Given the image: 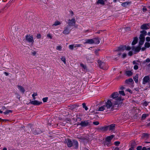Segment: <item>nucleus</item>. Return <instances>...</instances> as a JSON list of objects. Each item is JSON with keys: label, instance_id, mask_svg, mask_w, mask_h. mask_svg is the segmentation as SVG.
Returning <instances> with one entry per match:
<instances>
[{"label": "nucleus", "instance_id": "1", "mask_svg": "<svg viewBox=\"0 0 150 150\" xmlns=\"http://www.w3.org/2000/svg\"><path fill=\"white\" fill-rule=\"evenodd\" d=\"M114 103L111 102V100H108L106 103L105 108L107 109H110V108H118L120 107L122 105V98L121 97H118Z\"/></svg>", "mask_w": 150, "mask_h": 150}, {"label": "nucleus", "instance_id": "2", "mask_svg": "<svg viewBox=\"0 0 150 150\" xmlns=\"http://www.w3.org/2000/svg\"><path fill=\"white\" fill-rule=\"evenodd\" d=\"M79 125L83 127H90L91 126V121L89 120L82 121L81 122Z\"/></svg>", "mask_w": 150, "mask_h": 150}, {"label": "nucleus", "instance_id": "3", "mask_svg": "<svg viewBox=\"0 0 150 150\" xmlns=\"http://www.w3.org/2000/svg\"><path fill=\"white\" fill-rule=\"evenodd\" d=\"M98 63L100 67L104 70H107L108 68L107 64L101 61H98Z\"/></svg>", "mask_w": 150, "mask_h": 150}, {"label": "nucleus", "instance_id": "4", "mask_svg": "<svg viewBox=\"0 0 150 150\" xmlns=\"http://www.w3.org/2000/svg\"><path fill=\"white\" fill-rule=\"evenodd\" d=\"M141 34L140 35L139 39L140 40H145L144 36L147 35V32L146 31L143 30L140 32Z\"/></svg>", "mask_w": 150, "mask_h": 150}, {"label": "nucleus", "instance_id": "5", "mask_svg": "<svg viewBox=\"0 0 150 150\" xmlns=\"http://www.w3.org/2000/svg\"><path fill=\"white\" fill-rule=\"evenodd\" d=\"M71 30V29H70L69 25H67L64 28V30L62 33L64 35H68L70 33Z\"/></svg>", "mask_w": 150, "mask_h": 150}, {"label": "nucleus", "instance_id": "6", "mask_svg": "<svg viewBox=\"0 0 150 150\" xmlns=\"http://www.w3.org/2000/svg\"><path fill=\"white\" fill-rule=\"evenodd\" d=\"M76 23V21L74 18H72L71 19H69L68 22V25L69 26H74Z\"/></svg>", "mask_w": 150, "mask_h": 150}, {"label": "nucleus", "instance_id": "7", "mask_svg": "<svg viewBox=\"0 0 150 150\" xmlns=\"http://www.w3.org/2000/svg\"><path fill=\"white\" fill-rule=\"evenodd\" d=\"M73 141H72L70 139H66L65 140V143L67 144V146L69 147H70L72 146Z\"/></svg>", "mask_w": 150, "mask_h": 150}, {"label": "nucleus", "instance_id": "8", "mask_svg": "<svg viewBox=\"0 0 150 150\" xmlns=\"http://www.w3.org/2000/svg\"><path fill=\"white\" fill-rule=\"evenodd\" d=\"M119 94L117 92H115L113 93L111 95V97L113 99H114L115 101H117L116 100L119 97H121V96L118 97ZM114 102L115 101H114Z\"/></svg>", "mask_w": 150, "mask_h": 150}, {"label": "nucleus", "instance_id": "9", "mask_svg": "<svg viewBox=\"0 0 150 150\" xmlns=\"http://www.w3.org/2000/svg\"><path fill=\"white\" fill-rule=\"evenodd\" d=\"M150 28V23L144 24L141 26V29L142 30H147Z\"/></svg>", "mask_w": 150, "mask_h": 150}, {"label": "nucleus", "instance_id": "10", "mask_svg": "<svg viewBox=\"0 0 150 150\" xmlns=\"http://www.w3.org/2000/svg\"><path fill=\"white\" fill-rule=\"evenodd\" d=\"M26 39L27 41L29 42H34L32 35L31 36L30 35H26Z\"/></svg>", "mask_w": 150, "mask_h": 150}, {"label": "nucleus", "instance_id": "11", "mask_svg": "<svg viewBox=\"0 0 150 150\" xmlns=\"http://www.w3.org/2000/svg\"><path fill=\"white\" fill-rule=\"evenodd\" d=\"M30 103L32 105H38L42 103V102H40L37 100H34L30 101Z\"/></svg>", "mask_w": 150, "mask_h": 150}, {"label": "nucleus", "instance_id": "12", "mask_svg": "<svg viewBox=\"0 0 150 150\" xmlns=\"http://www.w3.org/2000/svg\"><path fill=\"white\" fill-rule=\"evenodd\" d=\"M78 143L77 141L73 140L72 142V146L74 149H77L78 147Z\"/></svg>", "mask_w": 150, "mask_h": 150}, {"label": "nucleus", "instance_id": "13", "mask_svg": "<svg viewBox=\"0 0 150 150\" xmlns=\"http://www.w3.org/2000/svg\"><path fill=\"white\" fill-rule=\"evenodd\" d=\"M126 48V46H121L117 48V49L115 50V51H123L125 50Z\"/></svg>", "mask_w": 150, "mask_h": 150}, {"label": "nucleus", "instance_id": "14", "mask_svg": "<svg viewBox=\"0 0 150 150\" xmlns=\"http://www.w3.org/2000/svg\"><path fill=\"white\" fill-rule=\"evenodd\" d=\"M149 80V77L148 76H145L143 78V84H145L147 83Z\"/></svg>", "mask_w": 150, "mask_h": 150}, {"label": "nucleus", "instance_id": "15", "mask_svg": "<svg viewBox=\"0 0 150 150\" xmlns=\"http://www.w3.org/2000/svg\"><path fill=\"white\" fill-rule=\"evenodd\" d=\"M115 124H112L110 125L107 126V129L110 131L113 130L115 129Z\"/></svg>", "mask_w": 150, "mask_h": 150}, {"label": "nucleus", "instance_id": "16", "mask_svg": "<svg viewBox=\"0 0 150 150\" xmlns=\"http://www.w3.org/2000/svg\"><path fill=\"white\" fill-rule=\"evenodd\" d=\"M17 87L20 91L22 93H24L25 91L24 88L21 85H17Z\"/></svg>", "mask_w": 150, "mask_h": 150}, {"label": "nucleus", "instance_id": "17", "mask_svg": "<svg viewBox=\"0 0 150 150\" xmlns=\"http://www.w3.org/2000/svg\"><path fill=\"white\" fill-rule=\"evenodd\" d=\"M141 46H139L136 47H135L134 46L132 47V50H134L136 52H139L141 49Z\"/></svg>", "mask_w": 150, "mask_h": 150}, {"label": "nucleus", "instance_id": "18", "mask_svg": "<svg viewBox=\"0 0 150 150\" xmlns=\"http://www.w3.org/2000/svg\"><path fill=\"white\" fill-rule=\"evenodd\" d=\"M42 132V131L39 128H36L35 129V131L34 132V134L35 135H37L40 134Z\"/></svg>", "mask_w": 150, "mask_h": 150}, {"label": "nucleus", "instance_id": "19", "mask_svg": "<svg viewBox=\"0 0 150 150\" xmlns=\"http://www.w3.org/2000/svg\"><path fill=\"white\" fill-rule=\"evenodd\" d=\"M98 129L100 131H106L108 130L107 126L99 127Z\"/></svg>", "mask_w": 150, "mask_h": 150}, {"label": "nucleus", "instance_id": "20", "mask_svg": "<svg viewBox=\"0 0 150 150\" xmlns=\"http://www.w3.org/2000/svg\"><path fill=\"white\" fill-rule=\"evenodd\" d=\"M93 39H87L86 40V41L84 42V44H93Z\"/></svg>", "mask_w": 150, "mask_h": 150}, {"label": "nucleus", "instance_id": "21", "mask_svg": "<svg viewBox=\"0 0 150 150\" xmlns=\"http://www.w3.org/2000/svg\"><path fill=\"white\" fill-rule=\"evenodd\" d=\"M114 136L113 135H112L110 136H108L106 138L105 140L111 142V140Z\"/></svg>", "mask_w": 150, "mask_h": 150}, {"label": "nucleus", "instance_id": "22", "mask_svg": "<svg viewBox=\"0 0 150 150\" xmlns=\"http://www.w3.org/2000/svg\"><path fill=\"white\" fill-rule=\"evenodd\" d=\"M93 44H98L100 43V40L97 38H93Z\"/></svg>", "mask_w": 150, "mask_h": 150}, {"label": "nucleus", "instance_id": "23", "mask_svg": "<svg viewBox=\"0 0 150 150\" xmlns=\"http://www.w3.org/2000/svg\"><path fill=\"white\" fill-rule=\"evenodd\" d=\"M131 3V1H128V2H125L122 3L121 5L122 6L125 7H126L127 6L129 5Z\"/></svg>", "mask_w": 150, "mask_h": 150}, {"label": "nucleus", "instance_id": "24", "mask_svg": "<svg viewBox=\"0 0 150 150\" xmlns=\"http://www.w3.org/2000/svg\"><path fill=\"white\" fill-rule=\"evenodd\" d=\"M138 40V38L137 37L134 38V40L132 41V45H134L136 44Z\"/></svg>", "mask_w": 150, "mask_h": 150}, {"label": "nucleus", "instance_id": "25", "mask_svg": "<svg viewBox=\"0 0 150 150\" xmlns=\"http://www.w3.org/2000/svg\"><path fill=\"white\" fill-rule=\"evenodd\" d=\"M133 82L134 83V81L133 79L132 78H129L128 79H127L125 80V82L127 83H132Z\"/></svg>", "mask_w": 150, "mask_h": 150}, {"label": "nucleus", "instance_id": "26", "mask_svg": "<svg viewBox=\"0 0 150 150\" xmlns=\"http://www.w3.org/2000/svg\"><path fill=\"white\" fill-rule=\"evenodd\" d=\"M61 22L58 21H55L54 23L52 25V26L54 27V26H57L60 25L61 24Z\"/></svg>", "mask_w": 150, "mask_h": 150}, {"label": "nucleus", "instance_id": "27", "mask_svg": "<svg viewBox=\"0 0 150 150\" xmlns=\"http://www.w3.org/2000/svg\"><path fill=\"white\" fill-rule=\"evenodd\" d=\"M105 1L103 0H98L97 2V4H101L102 5H104L105 4Z\"/></svg>", "mask_w": 150, "mask_h": 150}, {"label": "nucleus", "instance_id": "28", "mask_svg": "<svg viewBox=\"0 0 150 150\" xmlns=\"http://www.w3.org/2000/svg\"><path fill=\"white\" fill-rule=\"evenodd\" d=\"M104 145H107L108 146H111L112 145V144L111 142L107 141L105 140Z\"/></svg>", "mask_w": 150, "mask_h": 150}, {"label": "nucleus", "instance_id": "29", "mask_svg": "<svg viewBox=\"0 0 150 150\" xmlns=\"http://www.w3.org/2000/svg\"><path fill=\"white\" fill-rule=\"evenodd\" d=\"M126 74L127 76H130L132 75V73L130 71H126Z\"/></svg>", "mask_w": 150, "mask_h": 150}, {"label": "nucleus", "instance_id": "30", "mask_svg": "<svg viewBox=\"0 0 150 150\" xmlns=\"http://www.w3.org/2000/svg\"><path fill=\"white\" fill-rule=\"evenodd\" d=\"M138 75L137 74L133 78L134 80L136 83H137L138 82Z\"/></svg>", "mask_w": 150, "mask_h": 150}, {"label": "nucleus", "instance_id": "31", "mask_svg": "<svg viewBox=\"0 0 150 150\" xmlns=\"http://www.w3.org/2000/svg\"><path fill=\"white\" fill-rule=\"evenodd\" d=\"M149 116L148 114H144L142 116V120H144L145 118Z\"/></svg>", "mask_w": 150, "mask_h": 150}, {"label": "nucleus", "instance_id": "32", "mask_svg": "<svg viewBox=\"0 0 150 150\" xmlns=\"http://www.w3.org/2000/svg\"><path fill=\"white\" fill-rule=\"evenodd\" d=\"M105 106H101L98 108V110L99 111H103L105 109Z\"/></svg>", "mask_w": 150, "mask_h": 150}, {"label": "nucleus", "instance_id": "33", "mask_svg": "<svg viewBox=\"0 0 150 150\" xmlns=\"http://www.w3.org/2000/svg\"><path fill=\"white\" fill-rule=\"evenodd\" d=\"M79 106V105H75L70 106L69 107L71 109H73L75 108H76L78 107Z\"/></svg>", "mask_w": 150, "mask_h": 150}, {"label": "nucleus", "instance_id": "34", "mask_svg": "<svg viewBox=\"0 0 150 150\" xmlns=\"http://www.w3.org/2000/svg\"><path fill=\"white\" fill-rule=\"evenodd\" d=\"M61 60L64 62V63L65 64H66V59L64 57H62L61 58Z\"/></svg>", "mask_w": 150, "mask_h": 150}, {"label": "nucleus", "instance_id": "35", "mask_svg": "<svg viewBox=\"0 0 150 150\" xmlns=\"http://www.w3.org/2000/svg\"><path fill=\"white\" fill-rule=\"evenodd\" d=\"M12 111L11 110H7L4 112V114L5 115L8 114L9 113L12 112Z\"/></svg>", "mask_w": 150, "mask_h": 150}, {"label": "nucleus", "instance_id": "36", "mask_svg": "<svg viewBox=\"0 0 150 150\" xmlns=\"http://www.w3.org/2000/svg\"><path fill=\"white\" fill-rule=\"evenodd\" d=\"M144 46L145 47L149 48L150 46V44L148 42H146L145 43Z\"/></svg>", "mask_w": 150, "mask_h": 150}, {"label": "nucleus", "instance_id": "37", "mask_svg": "<svg viewBox=\"0 0 150 150\" xmlns=\"http://www.w3.org/2000/svg\"><path fill=\"white\" fill-rule=\"evenodd\" d=\"M83 107V108H85L86 110H88V108L86 106V104L85 103H83L82 104Z\"/></svg>", "mask_w": 150, "mask_h": 150}, {"label": "nucleus", "instance_id": "38", "mask_svg": "<svg viewBox=\"0 0 150 150\" xmlns=\"http://www.w3.org/2000/svg\"><path fill=\"white\" fill-rule=\"evenodd\" d=\"M69 47L70 49L73 50L74 48V45H69Z\"/></svg>", "mask_w": 150, "mask_h": 150}, {"label": "nucleus", "instance_id": "39", "mask_svg": "<svg viewBox=\"0 0 150 150\" xmlns=\"http://www.w3.org/2000/svg\"><path fill=\"white\" fill-rule=\"evenodd\" d=\"M144 41L145 40H140V41L139 42V46H141L143 44Z\"/></svg>", "mask_w": 150, "mask_h": 150}, {"label": "nucleus", "instance_id": "40", "mask_svg": "<svg viewBox=\"0 0 150 150\" xmlns=\"http://www.w3.org/2000/svg\"><path fill=\"white\" fill-rule=\"evenodd\" d=\"M119 93L123 96H125V94L124 92V91H119Z\"/></svg>", "mask_w": 150, "mask_h": 150}, {"label": "nucleus", "instance_id": "41", "mask_svg": "<svg viewBox=\"0 0 150 150\" xmlns=\"http://www.w3.org/2000/svg\"><path fill=\"white\" fill-rule=\"evenodd\" d=\"M150 62V59L149 58H147L145 61H144L143 63V64H145L146 62Z\"/></svg>", "mask_w": 150, "mask_h": 150}, {"label": "nucleus", "instance_id": "42", "mask_svg": "<svg viewBox=\"0 0 150 150\" xmlns=\"http://www.w3.org/2000/svg\"><path fill=\"white\" fill-rule=\"evenodd\" d=\"M47 37L51 39L52 38V36L50 33H48L47 35Z\"/></svg>", "mask_w": 150, "mask_h": 150}, {"label": "nucleus", "instance_id": "43", "mask_svg": "<svg viewBox=\"0 0 150 150\" xmlns=\"http://www.w3.org/2000/svg\"><path fill=\"white\" fill-rule=\"evenodd\" d=\"M62 49V47L60 46H57L56 47V49L60 51Z\"/></svg>", "mask_w": 150, "mask_h": 150}, {"label": "nucleus", "instance_id": "44", "mask_svg": "<svg viewBox=\"0 0 150 150\" xmlns=\"http://www.w3.org/2000/svg\"><path fill=\"white\" fill-rule=\"evenodd\" d=\"M38 95L37 93H34L32 95V97L33 98V100H35V96H37Z\"/></svg>", "mask_w": 150, "mask_h": 150}, {"label": "nucleus", "instance_id": "45", "mask_svg": "<svg viewBox=\"0 0 150 150\" xmlns=\"http://www.w3.org/2000/svg\"><path fill=\"white\" fill-rule=\"evenodd\" d=\"M48 99V98L47 97L42 98V100L44 102H46Z\"/></svg>", "mask_w": 150, "mask_h": 150}, {"label": "nucleus", "instance_id": "46", "mask_svg": "<svg viewBox=\"0 0 150 150\" xmlns=\"http://www.w3.org/2000/svg\"><path fill=\"white\" fill-rule=\"evenodd\" d=\"M36 38L38 39H40L41 38V36L40 33H38L36 36Z\"/></svg>", "mask_w": 150, "mask_h": 150}, {"label": "nucleus", "instance_id": "47", "mask_svg": "<svg viewBox=\"0 0 150 150\" xmlns=\"http://www.w3.org/2000/svg\"><path fill=\"white\" fill-rule=\"evenodd\" d=\"M100 49H97V50H96L95 51V53L96 55H98V52L100 51Z\"/></svg>", "mask_w": 150, "mask_h": 150}, {"label": "nucleus", "instance_id": "48", "mask_svg": "<svg viewBox=\"0 0 150 150\" xmlns=\"http://www.w3.org/2000/svg\"><path fill=\"white\" fill-rule=\"evenodd\" d=\"M93 124L95 125H98L99 124V122L98 121H94L93 122Z\"/></svg>", "mask_w": 150, "mask_h": 150}, {"label": "nucleus", "instance_id": "49", "mask_svg": "<svg viewBox=\"0 0 150 150\" xmlns=\"http://www.w3.org/2000/svg\"><path fill=\"white\" fill-rule=\"evenodd\" d=\"M114 143L115 145L118 146L120 144V142L119 141H116Z\"/></svg>", "mask_w": 150, "mask_h": 150}, {"label": "nucleus", "instance_id": "50", "mask_svg": "<svg viewBox=\"0 0 150 150\" xmlns=\"http://www.w3.org/2000/svg\"><path fill=\"white\" fill-rule=\"evenodd\" d=\"M81 45V44H76L75 45H74V48L80 47Z\"/></svg>", "mask_w": 150, "mask_h": 150}, {"label": "nucleus", "instance_id": "51", "mask_svg": "<svg viewBox=\"0 0 150 150\" xmlns=\"http://www.w3.org/2000/svg\"><path fill=\"white\" fill-rule=\"evenodd\" d=\"M142 149V146H139L137 148V150H141Z\"/></svg>", "mask_w": 150, "mask_h": 150}, {"label": "nucleus", "instance_id": "52", "mask_svg": "<svg viewBox=\"0 0 150 150\" xmlns=\"http://www.w3.org/2000/svg\"><path fill=\"white\" fill-rule=\"evenodd\" d=\"M131 49V47L129 46H128L127 47L126 46V48L125 50H129Z\"/></svg>", "mask_w": 150, "mask_h": 150}, {"label": "nucleus", "instance_id": "53", "mask_svg": "<svg viewBox=\"0 0 150 150\" xmlns=\"http://www.w3.org/2000/svg\"><path fill=\"white\" fill-rule=\"evenodd\" d=\"M134 69L135 70H137L138 69V67L137 65H135L134 67Z\"/></svg>", "mask_w": 150, "mask_h": 150}, {"label": "nucleus", "instance_id": "54", "mask_svg": "<svg viewBox=\"0 0 150 150\" xmlns=\"http://www.w3.org/2000/svg\"><path fill=\"white\" fill-rule=\"evenodd\" d=\"M80 65L83 68H84V69H86V66H85L83 64H80Z\"/></svg>", "mask_w": 150, "mask_h": 150}, {"label": "nucleus", "instance_id": "55", "mask_svg": "<svg viewBox=\"0 0 150 150\" xmlns=\"http://www.w3.org/2000/svg\"><path fill=\"white\" fill-rule=\"evenodd\" d=\"M133 54L132 52L131 51H130L128 53V55L130 56H132Z\"/></svg>", "mask_w": 150, "mask_h": 150}, {"label": "nucleus", "instance_id": "56", "mask_svg": "<svg viewBox=\"0 0 150 150\" xmlns=\"http://www.w3.org/2000/svg\"><path fill=\"white\" fill-rule=\"evenodd\" d=\"M146 40L148 41L149 42L150 41V37H147L146 38Z\"/></svg>", "mask_w": 150, "mask_h": 150}, {"label": "nucleus", "instance_id": "57", "mask_svg": "<svg viewBox=\"0 0 150 150\" xmlns=\"http://www.w3.org/2000/svg\"><path fill=\"white\" fill-rule=\"evenodd\" d=\"M134 145L131 144V148L130 149H131L133 150L134 149Z\"/></svg>", "mask_w": 150, "mask_h": 150}, {"label": "nucleus", "instance_id": "58", "mask_svg": "<svg viewBox=\"0 0 150 150\" xmlns=\"http://www.w3.org/2000/svg\"><path fill=\"white\" fill-rule=\"evenodd\" d=\"M127 56V54L125 53L124 54L122 55V58H124Z\"/></svg>", "mask_w": 150, "mask_h": 150}, {"label": "nucleus", "instance_id": "59", "mask_svg": "<svg viewBox=\"0 0 150 150\" xmlns=\"http://www.w3.org/2000/svg\"><path fill=\"white\" fill-rule=\"evenodd\" d=\"M125 30L126 31H129L130 30V28L129 27H127L126 28H125Z\"/></svg>", "mask_w": 150, "mask_h": 150}, {"label": "nucleus", "instance_id": "60", "mask_svg": "<svg viewBox=\"0 0 150 150\" xmlns=\"http://www.w3.org/2000/svg\"><path fill=\"white\" fill-rule=\"evenodd\" d=\"M147 10V9L146 8H142V11L144 12L146 11Z\"/></svg>", "mask_w": 150, "mask_h": 150}, {"label": "nucleus", "instance_id": "61", "mask_svg": "<svg viewBox=\"0 0 150 150\" xmlns=\"http://www.w3.org/2000/svg\"><path fill=\"white\" fill-rule=\"evenodd\" d=\"M141 150H147V149L145 147H144L143 148H142Z\"/></svg>", "mask_w": 150, "mask_h": 150}, {"label": "nucleus", "instance_id": "62", "mask_svg": "<svg viewBox=\"0 0 150 150\" xmlns=\"http://www.w3.org/2000/svg\"><path fill=\"white\" fill-rule=\"evenodd\" d=\"M146 47H143L141 49H142V51H144L146 49Z\"/></svg>", "mask_w": 150, "mask_h": 150}, {"label": "nucleus", "instance_id": "63", "mask_svg": "<svg viewBox=\"0 0 150 150\" xmlns=\"http://www.w3.org/2000/svg\"><path fill=\"white\" fill-rule=\"evenodd\" d=\"M125 89V88L124 87L122 86L120 88V89L121 90H123Z\"/></svg>", "mask_w": 150, "mask_h": 150}, {"label": "nucleus", "instance_id": "64", "mask_svg": "<svg viewBox=\"0 0 150 150\" xmlns=\"http://www.w3.org/2000/svg\"><path fill=\"white\" fill-rule=\"evenodd\" d=\"M32 53L34 55H35L36 54V52L35 51H34Z\"/></svg>", "mask_w": 150, "mask_h": 150}]
</instances>
